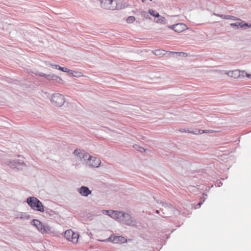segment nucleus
I'll return each instance as SVG.
<instances>
[{"instance_id":"nucleus-1","label":"nucleus","mask_w":251,"mask_h":251,"mask_svg":"<svg viewBox=\"0 0 251 251\" xmlns=\"http://www.w3.org/2000/svg\"><path fill=\"white\" fill-rule=\"evenodd\" d=\"M101 6L106 9L114 10L122 8V0H101Z\"/></svg>"},{"instance_id":"nucleus-2","label":"nucleus","mask_w":251,"mask_h":251,"mask_svg":"<svg viewBox=\"0 0 251 251\" xmlns=\"http://www.w3.org/2000/svg\"><path fill=\"white\" fill-rule=\"evenodd\" d=\"M27 202L35 210L40 212H43L44 211V207L42 203L35 197H31L28 198L27 199Z\"/></svg>"},{"instance_id":"nucleus-3","label":"nucleus","mask_w":251,"mask_h":251,"mask_svg":"<svg viewBox=\"0 0 251 251\" xmlns=\"http://www.w3.org/2000/svg\"><path fill=\"white\" fill-rule=\"evenodd\" d=\"M32 225L35 226L38 230L42 234L49 233L51 230V227L47 225H43L39 221L33 220Z\"/></svg>"},{"instance_id":"nucleus-4","label":"nucleus","mask_w":251,"mask_h":251,"mask_svg":"<svg viewBox=\"0 0 251 251\" xmlns=\"http://www.w3.org/2000/svg\"><path fill=\"white\" fill-rule=\"evenodd\" d=\"M64 236L67 240L72 242L74 244H76L78 241L79 235L72 230L69 229L65 232Z\"/></svg>"},{"instance_id":"nucleus-5","label":"nucleus","mask_w":251,"mask_h":251,"mask_svg":"<svg viewBox=\"0 0 251 251\" xmlns=\"http://www.w3.org/2000/svg\"><path fill=\"white\" fill-rule=\"evenodd\" d=\"M65 102L64 96L60 94H54L52 96V102L57 106H61Z\"/></svg>"},{"instance_id":"nucleus-6","label":"nucleus","mask_w":251,"mask_h":251,"mask_svg":"<svg viewBox=\"0 0 251 251\" xmlns=\"http://www.w3.org/2000/svg\"><path fill=\"white\" fill-rule=\"evenodd\" d=\"M168 27L170 29L174 30L175 32L177 33H180L182 31L188 29L187 25L182 23H178L173 25H169Z\"/></svg>"},{"instance_id":"nucleus-7","label":"nucleus","mask_w":251,"mask_h":251,"mask_svg":"<svg viewBox=\"0 0 251 251\" xmlns=\"http://www.w3.org/2000/svg\"><path fill=\"white\" fill-rule=\"evenodd\" d=\"M108 241L114 244H122L127 242V239L122 236L111 235L108 238Z\"/></svg>"},{"instance_id":"nucleus-8","label":"nucleus","mask_w":251,"mask_h":251,"mask_svg":"<svg viewBox=\"0 0 251 251\" xmlns=\"http://www.w3.org/2000/svg\"><path fill=\"white\" fill-rule=\"evenodd\" d=\"M74 154L81 161L83 159L86 160V158L89 156V154L87 152L80 149H75L74 151Z\"/></svg>"},{"instance_id":"nucleus-9","label":"nucleus","mask_w":251,"mask_h":251,"mask_svg":"<svg viewBox=\"0 0 251 251\" xmlns=\"http://www.w3.org/2000/svg\"><path fill=\"white\" fill-rule=\"evenodd\" d=\"M89 166L93 167H98L100 165L101 161L99 158L89 156L88 157Z\"/></svg>"},{"instance_id":"nucleus-10","label":"nucleus","mask_w":251,"mask_h":251,"mask_svg":"<svg viewBox=\"0 0 251 251\" xmlns=\"http://www.w3.org/2000/svg\"><path fill=\"white\" fill-rule=\"evenodd\" d=\"M106 213L108 214L111 217L116 220L119 219L122 217L123 212L117 211H109L106 210Z\"/></svg>"},{"instance_id":"nucleus-11","label":"nucleus","mask_w":251,"mask_h":251,"mask_svg":"<svg viewBox=\"0 0 251 251\" xmlns=\"http://www.w3.org/2000/svg\"><path fill=\"white\" fill-rule=\"evenodd\" d=\"M122 216L123 218V221L125 224L132 226L134 225L135 222L131 220V217L130 215L123 213Z\"/></svg>"},{"instance_id":"nucleus-12","label":"nucleus","mask_w":251,"mask_h":251,"mask_svg":"<svg viewBox=\"0 0 251 251\" xmlns=\"http://www.w3.org/2000/svg\"><path fill=\"white\" fill-rule=\"evenodd\" d=\"M79 193L83 196L87 197L91 193V191L86 186H82L79 189Z\"/></svg>"},{"instance_id":"nucleus-13","label":"nucleus","mask_w":251,"mask_h":251,"mask_svg":"<svg viewBox=\"0 0 251 251\" xmlns=\"http://www.w3.org/2000/svg\"><path fill=\"white\" fill-rule=\"evenodd\" d=\"M179 131L180 132H189L191 133L195 134H202L203 133H212L213 132V130H199L198 132H195L194 131H189V130H183L182 129H180Z\"/></svg>"},{"instance_id":"nucleus-14","label":"nucleus","mask_w":251,"mask_h":251,"mask_svg":"<svg viewBox=\"0 0 251 251\" xmlns=\"http://www.w3.org/2000/svg\"><path fill=\"white\" fill-rule=\"evenodd\" d=\"M238 21H239L240 22H237L236 23H231L230 24V25L232 27H234L235 26H237V27H244V26H249L248 24H243L242 22V20L240 19H237ZM251 25H249V26H251Z\"/></svg>"},{"instance_id":"nucleus-15","label":"nucleus","mask_w":251,"mask_h":251,"mask_svg":"<svg viewBox=\"0 0 251 251\" xmlns=\"http://www.w3.org/2000/svg\"><path fill=\"white\" fill-rule=\"evenodd\" d=\"M154 21L159 24H165L166 23V19L164 17L160 16L159 14L158 17L154 18Z\"/></svg>"},{"instance_id":"nucleus-16","label":"nucleus","mask_w":251,"mask_h":251,"mask_svg":"<svg viewBox=\"0 0 251 251\" xmlns=\"http://www.w3.org/2000/svg\"><path fill=\"white\" fill-rule=\"evenodd\" d=\"M227 74L230 76L236 77L239 75V72L238 71L235 70L234 71L229 72Z\"/></svg>"},{"instance_id":"nucleus-17","label":"nucleus","mask_w":251,"mask_h":251,"mask_svg":"<svg viewBox=\"0 0 251 251\" xmlns=\"http://www.w3.org/2000/svg\"><path fill=\"white\" fill-rule=\"evenodd\" d=\"M149 13L151 16L154 17V18H156V17H158L159 16V14L157 11H156L155 10H154L153 9H149Z\"/></svg>"},{"instance_id":"nucleus-18","label":"nucleus","mask_w":251,"mask_h":251,"mask_svg":"<svg viewBox=\"0 0 251 251\" xmlns=\"http://www.w3.org/2000/svg\"><path fill=\"white\" fill-rule=\"evenodd\" d=\"M136 20V18L134 16H129L126 19V22L128 24H132Z\"/></svg>"},{"instance_id":"nucleus-19","label":"nucleus","mask_w":251,"mask_h":251,"mask_svg":"<svg viewBox=\"0 0 251 251\" xmlns=\"http://www.w3.org/2000/svg\"><path fill=\"white\" fill-rule=\"evenodd\" d=\"M133 148H134L135 150L139 151L140 152H145L146 151L144 148L140 147L138 145H134L133 146Z\"/></svg>"},{"instance_id":"nucleus-20","label":"nucleus","mask_w":251,"mask_h":251,"mask_svg":"<svg viewBox=\"0 0 251 251\" xmlns=\"http://www.w3.org/2000/svg\"><path fill=\"white\" fill-rule=\"evenodd\" d=\"M51 79L52 80H56L60 81L62 80L61 78L56 75H53L51 76Z\"/></svg>"},{"instance_id":"nucleus-21","label":"nucleus","mask_w":251,"mask_h":251,"mask_svg":"<svg viewBox=\"0 0 251 251\" xmlns=\"http://www.w3.org/2000/svg\"><path fill=\"white\" fill-rule=\"evenodd\" d=\"M59 70L64 72H68L69 71V70L65 67H59Z\"/></svg>"},{"instance_id":"nucleus-22","label":"nucleus","mask_w":251,"mask_h":251,"mask_svg":"<svg viewBox=\"0 0 251 251\" xmlns=\"http://www.w3.org/2000/svg\"><path fill=\"white\" fill-rule=\"evenodd\" d=\"M173 53H179L180 56H182L183 57H186L187 56V54L185 52H173Z\"/></svg>"},{"instance_id":"nucleus-23","label":"nucleus","mask_w":251,"mask_h":251,"mask_svg":"<svg viewBox=\"0 0 251 251\" xmlns=\"http://www.w3.org/2000/svg\"><path fill=\"white\" fill-rule=\"evenodd\" d=\"M233 18H234V17L227 15V16H225L224 18L226 19H232Z\"/></svg>"},{"instance_id":"nucleus-24","label":"nucleus","mask_w":251,"mask_h":251,"mask_svg":"<svg viewBox=\"0 0 251 251\" xmlns=\"http://www.w3.org/2000/svg\"><path fill=\"white\" fill-rule=\"evenodd\" d=\"M52 66L54 67L55 68L58 69H59V67H60L58 65H52Z\"/></svg>"},{"instance_id":"nucleus-25","label":"nucleus","mask_w":251,"mask_h":251,"mask_svg":"<svg viewBox=\"0 0 251 251\" xmlns=\"http://www.w3.org/2000/svg\"><path fill=\"white\" fill-rule=\"evenodd\" d=\"M246 75L247 77L251 78V75L249 74H246Z\"/></svg>"},{"instance_id":"nucleus-26","label":"nucleus","mask_w":251,"mask_h":251,"mask_svg":"<svg viewBox=\"0 0 251 251\" xmlns=\"http://www.w3.org/2000/svg\"><path fill=\"white\" fill-rule=\"evenodd\" d=\"M159 51V50H155V53L156 54H158V53H157V52H158V51Z\"/></svg>"},{"instance_id":"nucleus-27","label":"nucleus","mask_w":251,"mask_h":251,"mask_svg":"<svg viewBox=\"0 0 251 251\" xmlns=\"http://www.w3.org/2000/svg\"><path fill=\"white\" fill-rule=\"evenodd\" d=\"M198 204H199V206H201V202H200V203H198Z\"/></svg>"},{"instance_id":"nucleus-28","label":"nucleus","mask_w":251,"mask_h":251,"mask_svg":"<svg viewBox=\"0 0 251 251\" xmlns=\"http://www.w3.org/2000/svg\"><path fill=\"white\" fill-rule=\"evenodd\" d=\"M150 1H152V0H150Z\"/></svg>"}]
</instances>
